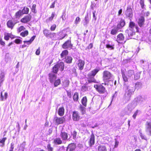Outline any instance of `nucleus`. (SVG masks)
Wrapping results in <instances>:
<instances>
[{
  "instance_id": "nucleus-1",
  "label": "nucleus",
  "mask_w": 151,
  "mask_h": 151,
  "mask_svg": "<svg viewBox=\"0 0 151 151\" xmlns=\"http://www.w3.org/2000/svg\"><path fill=\"white\" fill-rule=\"evenodd\" d=\"M124 89L125 93L123 97L124 102L126 103L130 100L132 95L135 90L134 84H128L125 83L124 84Z\"/></svg>"
},
{
  "instance_id": "nucleus-2",
  "label": "nucleus",
  "mask_w": 151,
  "mask_h": 151,
  "mask_svg": "<svg viewBox=\"0 0 151 151\" xmlns=\"http://www.w3.org/2000/svg\"><path fill=\"white\" fill-rule=\"evenodd\" d=\"M137 105V102L136 101H134L132 103L129 104L124 109L123 112L124 113V115L125 114H129L133 110L134 108Z\"/></svg>"
},
{
  "instance_id": "nucleus-3",
  "label": "nucleus",
  "mask_w": 151,
  "mask_h": 151,
  "mask_svg": "<svg viewBox=\"0 0 151 151\" xmlns=\"http://www.w3.org/2000/svg\"><path fill=\"white\" fill-rule=\"evenodd\" d=\"M145 131L146 134L151 136V122H147L145 124Z\"/></svg>"
},
{
  "instance_id": "nucleus-4",
  "label": "nucleus",
  "mask_w": 151,
  "mask_h": 151,
  "mask_svg": "<svg viewBox=\"0 0 151 151\" xmlns=\"http://www.w3.org/2000/svg\"><path fill=\"white\" fill-rule=\"evenodd\" d=\"M94 87L100 93H104L106 92L105 88L101 85H94Z\"/></svg>"
},
{
  "instance_id": "nucleus-5",
  "label": "nucleus",
  "mask_w": 151,
  "mask_h": 151,
  "mask_svg": "<svg viewBox=\"0 0 151 151\" xmlns=\"http://www.w3.org/2000/svg\"><path fill=\"white\" fill-rule=\"evenodd\" d=\"M112 75L109 71L105 70L103 73V79L104 81H107L110 79Z\"/></svg>"
},
{
  "instance_id": "nucleus-6",
  "label": "nucleus",
  "mask_w": 151,
  "mask_h": 151,
  "mask_svg": "<svg viewBox=\"0 0 151 151\" xmlns=\"http://www.w3.org/2000/svg\"><path fill=\"white\" fill-rule=\"evenodd\" d=\"M73 46V44L71 43L70 39L65 42L62 45V47L64 49L72 48Z\"/></svg>"
},
{
  "instance_id": "nucleus-7",
  "label": "nucleus",
  "mask_w": 151,
  "mask_h": 151,
  "mask_svg": "<svg viewBox=\"0 0 151 151\" xmlns=\"http://www.w3.org/2000/svg\"><path fill=\"white\" fill-rule=\"evenodd\" d=\"M54 121L57 124H63L65 121V119L64 117L58 118L55 116L54 118Z\"/></svg>"
},
{
  "instance_id": "nucleus-8",
  "label": "nucleus",
  "mask_w": 151,
  "mask_h": 151,
  "mask_svg": "<svg viewBox=\"0 0 151 151\" xmlns=\"http://www.w3.org/2000/svg\"><path fill=\"white\" fill-rule=\"evenodd\" d=\"M60 137L62 140L63 141H66L68 140H70V137L68 139V133L65 132L61 131L60 135Z\"/></svg>"
},
{
  "instance_id": "nucleus-9",
  "label": "nucleus",
  "mask_w": 151,
  "mask_h": 151,
  "mask_svg": "<svg viewBox=\"0 0 151 151\" xmlns=\"http://www.w3.org/2000/svg\"><path fill=\"white\" fill-rule=\"evenodd\" d=\"M129 29L134 30V31H136V32H139L138 27L137 25H136L134 22H130L129 23Z\"/></svg>"
},
{
  "instance_id": "nucleus-10",
  "label": "nucleus",
  "mask_w": 151,
  "mask_h": 151,
  "mask_svg": "<svg viewBox=\"0 0 151 151\" xmlns=\"http://www.w3.org/2000/svg\"><path fill=\"white\" fill-rule=\"evenodd\" d=\"M124 37L123 34L120 33L117 35L116 40L119 43H122L124 41ZM125 42V41H124V42Z\"/></svg>"
},
{
  "instance_id": "nucleus-11",
  "label": "nucleus",
  "mask_w": 151,
  "mask_h": 151,
  "mask_svg": "<svg viewBox=\"0 0 151 151\" xmlns=\"http://www.w3.org/2000/svg\"><path fill=\"white\" fill-rule=\"evenodd\" d=\"M32 18V16L31 15L29 14L24 17L21 20V22H22L24 23H26L29 22Z\"/></svg>"
},
{
  "instance_id": "nucleus-12",
  "label": "nucleus",
  "mask_w": 151,
  "mask_h": 151,
  "mask_svg": "<svg viewBox=\"0 0 151 151\" xmlns=\"http://www.w3.org/2000/svg\"><path fill=\"white\" fill-rule=\"evenodd\" d=\"M76 148V145L74 143L69 144L67 147V151H73Z\"/></svg>"
},
{
  "instance_id": "nucleus-13",
  "label": "nucleus",
  "mask_w": 151,
  "mask_h": 151,
  "mask_svg": "<svg viewBox=\"0 0 151 151\" xmlns=\"http://www.w3.org/2000/svg\"><path fill=\"white\" fill-rule=\"evenodd\" d=\"M80 116L78 112L74 111L73 112L72 119L74 121H78L80 119Z\"/></svg>"
},
{
  "instance_id": "nucleus-14",
  "label": "nucleus",
  "mask_w": 151,
  "mask_h": 151,
  "mask_svg": "<svg viewBox=\"0 0 151 151\" xmlns=\"http://www.w3.org/2000/svg\"><path fill=\"white\" fill-rule=\"evenodd\" d=\"M49 76L50 82L53 83L57 78L56 75L54 73H51L49 74Z\"/></svg>"
},
{
  "instance_id": "nucleus-15",
  "label": "nucleus",
  "mask_w": 151,
  "mask_h": 151,
  "mask_svg": "<svg viewBox=\"0 0 151 151\" xmlns=\"http://www.w3.org/2000/svg\"><path fill=\"white\" fill-rule=\"evenodd\" d=\"M126 15L128 17L131 18L133 16L132 13V9L130 6H128L127 7V9L126 12Z\"/></svg>"
},
{
  "instance_id": "nucleus-16",
  "label": "nucleus",
  "mask_w": 151,
  "mask_h": 151,
  "mask_svg": "<svg viewBox=\"0 0 151 151\" xmlns=\"http://www.w3.org/2000/svg\"><path fill=\"white\" fill-rule=\"evenodd\" d=\"M16 23V22L14 21L13 22L12 20H10L7 22L6 24L8 27L12 29Z\"/></svg>"
},
{
  "instance_id": "nucleus-17",
  "label": "nucleus",
  "mask_w": 151,
  "mask_h": 151,
  "mask_svg": "<svg viewBox=\"0 0 151 151\" xmlns=\"http://www.w3.org/2000/svg\"><path fill=\"white\" fill-rule=\"evenodd\" d=\"M125 24V21L124 20L121 19L120 21L118 23L116 27L119 29L122 28Z\"/></svg>"
},
{
  "instance_id": "nucleus-18",
  "label": "nucleus",
  "mask_w": 151,
  "mask_h": 151,
  "mask_svg": "<svg viewBox=\"0 0 151 151\" xmlns=\"http://www.w3.org/2000/svg\"><path fill=\"white\" fill-rule=\"evenodd\" d=\"M78 66L80 70H82L83 68L85 62L84 60L81 59H79L78 61Z\"/></svg>"
},
{
  "instance_id": "nucleus-19",
  "label": "nucleus",
  "mask_w": 151,
  "mask_h": 151,
  "mask_svg": "<svg viewBox=\"0 0 151 151\" xmlns=\"http://www.w3.org/2000/svg\"><path fill=\"white\" fill-rule=\"evenodd\" d=\"M95 143V136L93 133L91 134L89 142V145L91 147Z\"/></svg>"
},
{
  "instance_id": "nucleus-20",
  "label": "nucleus",
  "mask_w": 151,
  "mask_h": 151,
  "mask_svg": "<svg viewBox=\"0 0 151 151\" xmlns=\"http://www.w3.org/2000/svg\"><path fill=\"white\" fill-rule=\"evenodd\" d=\"M56 65L58 68L59 70L62 71L64 70V64L63 62H60V63H58Z\"/></svg>"
},
{
  "instance_id": "nucleus-21",
  "label": "nucleus",
  "mask_w": 151,
  "mask_h": 151,
  "mask_svg": "<svg viewBox=\"0 0 151 151\" xmlns=\"http://www.w3.org/2000/svg\"><path fill=\"white\" fill-rule=\"evenodd\" d=\"M53 143L55 145H60L62 143V141L60 138L57 137L54 139Z\"/></svg>"
},
{
  "instance_id": "nucleus-22",
  "label": "nucleus",
  "mask_w": 151,
  "mask_h": 151,
  "mask_svg": "<svg viewBox=\"0 0 151 151\" xmlns=\"http://www.w3.org/2000/svg\"><path fill=\"white\" fill-rule=\"evenodd\" d=\"M134 71L133 70H129L127 73V75L129 78H132V79L134 76Z\"/></svg>"
},
{
  "instance_id": "nucleus-23",
  "label": "nucleus",
  "mask_w": 151,
  "mask_h": 151,
  "mask_svg": "<svg viewBox=\"0 0 151 151\" xmlns=\"http://www.w3.org/2000/svg\"><path fill=\"white\" fill-rule=\"evenodd\" d=\"M136 31L130 29H127L126 31V33L129 36H132L135 34Z\"/></svg>"
},
{
  "instance_id": "nucleus-24",
  "label": "nucleus",
  "mask_w": 151,
  "mask_h": 151,
  "mask_svg": "<svg viewBox=\"0 0 151 151\" xmlns=\"http://www.w3.org/2000/svg\"><path fill=\"white\" fill-rule=\"evenodd\" d=\"M5 76L4 72H2L0 74V87L2 85V83L4 80Z\"/></svg>"
},
{
  "instance_id": "nucleus-25",
  "label": "nucleus",
  "mask_w": 151,
  "mask_h": 151,
  "mask_svg": "<svg viewBox=\"0 0 151 151\" xmlns=\"http://www.w3.org/2000/svg\"><path fill=\"white\" fill-rule=\"evenodd\" d=\"M98 151H107L106 147L103 145H99L98 147Z\"/></svg>"
},
{
  "instance_id": "nucleus-26",
  "label": "nucleus",
  "mask_w": 151,
  "mask_h": 151,
  "mask_svg": "<svg viewBox=\"0 0 151 151\" xmlns=\"http://www.w3.org/2000/svg\"><path fill=\"white\" fill-rule=\"evenodd\" d=\"M144 21L145 19L143 17H141L139 19L138 23L139 26L140 27H142L143 26L144 24Z\"/></svg>"
},
{
  "instance_id": "nucleus-27",
  "label": "nucleus",
  "mask_w": 151,
  "mask_h": 151,
  "mask_svg": "<svg viewBox=\"0 0 151 151\" xmlns=\"http://www.w3.org/2000/svg\"><path fill=\"white\" fill-rule=\"evenodd\" d=\"M136 99L137 100L135 101L137 102V103L138 101L139 103H141L145 100V97H142L141 96L138 97Z\"/></svg>"
},
{
  "instance_id": "nucleus-28",
  "label": "nucleus",
  "mask_w": 151,
  "mask_h": 151,
  "mask_svg": "<svg viewBox=\"0 0 151 151\" xmlns=\"http://www.w3.org/2000/svg\"><path fill=\"white\" fill-rule=\"evenodd\" d=\"M70 83L69 81L67 79H65L63 82V88L67 87L68 86Z\"/></svg>"
},
{
  "instance_id": "nucleus-29",
  "label": "nucleus",
  "mask_w": 151,
  "mask_h": 151,
  "mask_svg": "<svg viewBox=\"0 0 151 151\" xmlns=\"http://www.w3.org/2000/svg\"><path fill=\"white\" fill-rule=\"evenodd\" d=\"M119 30L116 27H115L111 29V34L112 35H116L119 31Z\"/></svg>"
},
{
  "instance_id": "nucleus-30",
  "label": "nucleus",
  "mask_w": 151,
  "mask_h": 151,
  "mask_svg": "<svg viewBox=\"0 0 151 151\" xmlns=\"http://www.w3.org/2000/svg\"><path fill=\"white\" fill-rule=\"evenodd\" d=\"M89 22V18L88 15L87 14L86 16L85 17L84 21L83 22V25L85 26H87V24Z\"/></svg>"
},
{
  "instance_id": "nucleus-31",
  "label": "nucleus",
  "mask_w": 151,
  "mask_h": 151,
  "mask_svg": "<svg viewBox=\"0 0 151 151\" xmlns=\"http://www.w3.org/2000/svg\"><path fill=\"white\" fill-rule=\"evenodd\" d=\"M64 113V109L63 107L60 108L58 110V114L61 116H63Z\"/></svg>"
},
{
  "instance_id": "nucleus-32",
  "label": "nucleus",
  "mask_w": 151,
  "mask_h": 151,
  "mask_svg": "<svg viewBox=\"0 0 151 151\" xmlns=\"http://www.w3.org/2000/svg\"><path fill=\"white\" fill-rule=\"evenodd\" d=\"M68 51L67 50H65L63 51L60 54L61 58L63 59L65 57V56L68 55Z\"/></svg>"
},
{
  "instance_id": "nucleus-33",
  "label": "nucleus",
  "mask_w": 151,
  "mask_h": 151,
  "mask_svg": "<svg viewBox=\"0 0 151 151\" xmlns=\"http://www.w3.org/2000/svg\"><path fill=\"white\" fill-rule=\"evenodd\" d=\"M23 15L21 10H19L17 12L15 15V18L19 19L20 17Z\"/></svg>"
},
{
  "instance_id": "nucleus-34",
  "label": "nucleus",
  "mask_w": 151,
  "mask_h": 151,
  "mask_svg": "<svg viewBox=\"0 0 151 151\" xmlns=\"http://www.w3.org/2000/svg\"><path fill=\"white\" fill-rule=\"evenodd\" d=\"M7 139L6 137H4L2 139H0V146L1 147H4L5 145V142Z\"/></svg>"
},
{
  "instance_id": "nucleus-35",
  "label": "nucleus",
  "mask_w": 151,
  "mask_h": 151,
  "mask_svg": "<svg viewBox=\"0 0 151 151\" xmlns=\"http://www.w3.org/2000/svg\"><path fill=\"white\" fill-rule=\"evenodd\" d=\"M73 60L72 58L70 56L65 57V61L68 63H71Z\"/></svg>"
},
{
  "instance_id": "nucleus-36",
  "label": "nucleus",
  "mask_w": 151,
  "mask_h": 151,
  "mask_svg": "<svg viewBox=\"0 0 151 151\" xmlns=\"http://www.w3.org/2000/svg\"><path fill=\"white\" fill-rule=\"evenodd\" d=\"M87 99L86 96L83 97L81 100V103L84 106H86L87 105Z\"/></svg>"
},
{
  "instance_id": "nucleus-37",
  "label": "nucleus",
  "mask_w": 151,
  "mask_h": 151,
  "mask_svg": "<svg viewBox=\"0 0 151 151\" xmlns=\"http://www.w3.org/2000/svg\"><path fill=\"white\" fill-rule=\"evenodd\" d=\"M4 96L2 95V92H1V96H0V100L1 101H4V99H6L7 97L8 96V94L6 92H5L4 93Z\"/></svg>"
},
{
  "instance_id": "nucleus-38",
  "label": "nucleus",
  "mask_w": 151,
  "mask_h": 151,
  "mask_svg": "<svg viewBox=\"0 0 151 151\" xmlns=\"http://www.w3.org/2000/svg\"><path fill=\"white\" fill-rule=\"evenodd\" d=\"M36 37L35 36H32L30 39V40L28 41H24V43H27V44L29 45L34 40Z\"/></svg>"
},
{
  "instance_id": "nucleus-39",
  "label": "nucleus",
  "mask_w": 151,
  "mask_h": 151,
  "mask_svg": "<svg viewBox=\"0 0 151 151\" xmlns=\"http://www.w3.org/2000/svg\"><path fill=\"white\" fill-rule=\"evenodd\" d=\"M122 74L124 81L125 82H127L128 81V78L125 75L124 70H122Z\"/></svg>"
},
{
  "instance_id": "nucleus-40",
  "label": "nucleus",
  "mask_w": 151,
  "mask_h": 151,
  "mask_svg": "<svg viewBox=\"0 0 151 151\" xmlns=\"http://www.w3.org/2000/svg\"><path fill=\"white\" fill-rule=\"evenodd\" d=\"M21 12L23 14H28L29 12V9L27 7H24L22 10L21 11Z\"/></svg>"
},
{
  "instance_id": "nucleus-41",
  "label": "nucleus",
  "mask_w": 151,
  "mask_h": 151,
  "mask_svg": "<svg viewBox=\"0 0 151 151\" xmlns=\"http://www.w3.org/2000/svg\"><path fill=\"white\" fill-rule=\"evenodd\" d=\"M9 37L12 38V35L10 33H6L5 34L4 39L6 40H8L9 39Z\"/></svg>"
},
{
  "instance_id": "nucleus-42",
  "label": "nucleus",
  "mask_w": 151,
  "mask_h": 151,
  "mask_svg": "<svg viewBox=\"0 0 151 151\" xmlns=\"http://www.w3.org/2000/svg\"><path fill=\"white\" fill-rule=\"evenodd\" d=\"M73 99L74 101H77L78 99V93H75L73 97Z\"/></svg>"
},
{
  "instance_id": "nucleus-43",
  "label": "nucleus",
  "mask_w": 151,
  "mask_h": 151,
  "mask_svg": "<svg viewBox=\"0 0 151 151\" xmlns=\"http://www.w3.org/2000/svg\"><path fill=\"white\" fill-rule=\"evenodd\" d=\"M61 81L60 79H58L57 80H55L53 83L54 84V86L55 87H57L59 85Z\"/></svg>"
},
{
  "instance_id": "nucleus-44",
  "label": "nucleus",
  "mask_w": 151,
  "mask_h": 151,
  "mask_svg": "<svg viewBox=\"0 0 151 151\" xmlns=\"http://www.w3.org/2000/svg\"><path fill=\"white\" fill-rule=\"evenodd\" d=\"M140 73L139 72L137 73L135 75L134 74V80H137L140 77Z\"/></svg>"
},
{
  "instance_id": "nucleus-45",
  "label": "nucleus",
  "mask_w": 151,
  "mask_h": 151,
  "mask_svg": "<svg viewBox=\"0 0 151 151\" xmlns=\"http://www.w3.org/2000/svg\"><path fill=\"white\" fill-rule=\"evenodd\" d=\"M140 113V110H137L136 111H135L133 115L132 116V117L134 119H135L136 118V116H137L138 114L139 113Z\"/></svg>"
},
{
  "instance_id": "nucleus-46",
  "label": "nucleus",
  "mask_w": 151,
  "mask_h": 151,
  "mask_svg": "<svg viewBox=\"0 0 151 151\" xmlns=\"http://www.w3.org/2000/svg\"><path fill=\"white\" fill-rule=\"evenodd\" d=\"M142 84L141 83L138 82L135 85H134L135 88V89H138L139 88H140Z\"/></svg>"
},
{
  "instance_id": "nucleus-47",
  "label": "nucleus",
  "mask_w": 151,
  "mask_h": 151,
  "mask_svg": "<svg viewBox=\"0 0 151 151\" xmlns=\"http://www.w3.org/2000/svg\"><path fill=\"white\" fill-rule=\"evenodd\" d=\"M59 69L56 66V65H55L54 67H53L52 69L53 70V72L52 73H56L58 72Z\"/></svg>"
},
{
  "instance_id": "nucleus-48",
  "label": "nucleus",
  "mask_w": 151,
  "mask_h": 151,
  "mask_svg": "<svg viewBox=\"0 0 151 151\" xmlns=\"http://www.w3.org/2000/svg\"><path fill=\"white\" fill-rule=\"evenodd\" d=\"M88 81L89 83H95L96 80L94 78H88Z\"/></svg>"
},
{
  "instance_id": "nucleus-49",
  "label": "nucleus",
  "mask_w": 151,
  "mask_h": 151,
  "mask_svg": "<svg viewBox=\"0 0 151 151\" xmlns=\"http://www.w3.org/2000/svg\"><path fill=\"white\" fill-rule=\"evenodd\" d=\"M28 34V32L27 30L24 31V32H22L21 33L20 35L23 37H25L27 36Z\"/></svg>"
},
{
  "instance_id": "nucleus-50",
  "label": "nucleus",
  "mask_w": 151,
  "mask_h": 151,
  "mask_svg": "<svg viewBox=\"0 0 151 151\" xmlns=\"http://www.w3.org/2000/svg\"><path fill=\"white\" fill-rule=\"evenodd\" d=\"M106 47L110 50H113L114 48V45H110L109 44L106 45Z\"/></svg>"
},
{
  "instance_id": "nucleus-51",
  "label": "nucleus",
  "mask_w": 151,
  "mask_h": 151,
  "mask_svg": "<svg viewBox=\"0 0 151 151\" xmlns=\"http://www.w3.org/2000/svg\"><path fill=\"white\" fill-rule=\"evenodd\" d=\"M71 134L73 136V139H75L76 137L77 132L76 131H73L71 132Z\"/></svg>"
},
{
  "instance_id": "nucleus-52",
  "label": "nucleus",
  "mask_w": 151,
  "mask_h": 151,
  "mask_svg": "<svg viewBox=\"0 0 151 151\" xmlns=\"http://www.w3.org/2000/svg\"><path fill=\"white\" fill-rule=\"evenodd\" d=\"M36 5L35 4H34L32 5L31 9L33 12L36 13L37 12V11L36 9Z\"/></svg>"
},
{
  "instance_id": "nucleus-53",
  "label": "nucleus",
  "mask_w": 151,
  "mask_h": 151,
  "mask_svg": "<svg viewBox=\"0 0 151 151\" xmlns=\"http://www.w3.org/2000/svg\"><path fill=\"white\" fill-rule=\"evenodd\" d=\"M100 70V69L99 68H96L94 69L93 70H92L91 72L94 76H95L98 72Z\"/></svg>"
},
{
  "instance_id": "nucleus-54",
  "label": "nucleus",
  "mask_w": 151,
  "mask_h": 151,
  "mask_svg": "<svg viewBox=\"0 0 151 151\" xmlns=\"http://www.w3.org/2000/svg\"><path fill=\"white\" fill-rule=\"evenodd\" d=\"M50 32L47 29H45L43 31V34L46 37L48 35Z\"/></svg>"
},
{
  "instance_id": "nucleus-55",
  "label": "nucleus",
  "mask_w": 151,
  "mask_h": 151,
  "mask_svg": "<svg viewBox=\"0 0 151 151\" xmlns=\"http://www.w3.org/2000/svg\"><path fill=\"white\" fill-rule=\"evenodd\" d=\"M139 135L140 136V137L142 139H144V140H147V137L144 134H142V132H141L139 133Z\"/></svg>"
},
{
  "instance_id": "nucleus-56",
  "label": "nucleus",
  "mask_w": 151,
  "mask_h": 151,
  "mask_svg": "<svg viewBox=\"0 0 151 151\" xmlns=\"http://www.w3.org/2000/svg\"><path fill=\"white\" fill-rule=\"evenodd\" d=\"M55 35V33H54L50 32L48 35L46 37H47L52 38Z\"/></svg>"
},
{
  "instance_id": "nucleus-57",
  "label": "nucleus",
  "mask_w": 151,
  "mask_h": 151,
  "mask_svg": "<svg viewBox=\"0 0 151 151\" xmlns=\"http://www.w3.org/2000/svg\"><path fill=\"white\" fill-rule=\"evenodd\" d=\"M47 147L48 151H53V148L51 146L50 144H48L47 146Z\"/></svg>"
},
{
  "instance_id": "nucleus-58",
  "label": "nucleus",
  "mask_w": 151,
  "mask_h": 151,
  "mask_svg": "<svg viewBox=\"0 0 151 151\" xmlns=\"http://www.w3.org/2000/svg\"><path fill=\"white\" fill-rule=\"evenodd\" d=\"M80 19L79 17H77L75 21V23L76 24H77L80 22Z\"/></svg>"
},
{
  "instance_id": "nucleus-59",
  "label": "nucleus",
  "mask_w": 151,
  "mask_h": 151,
  "mask_svg": "<svg viewBox=\"0 0 151 151\" xmlns=\"http://www.w3.org/2000/svg\"><path fill=\"white\" fill-rule=\"evenodd\" d=\"M139 3L142 8L143 9L144 6V0H140Z\"/></svg>"
},
{
  "instance_id": "nucleus-60",
  "label": "nucleus",
  "mask_w": 151,
  "mask_h": 151,
  "mask_svg": "<svg viewBox=\"0 0 151 151\" xmlns=\"http://www.w3.org/2000/svg\"><path fill=\"white\" fill-rule=\"evenodd\" d=\"M14 144L12 143L11 144V146L10 148V150L9 151H13V150L14 149Z\"/></svg>"
},
{
  "instance_id": "nucleus-61",
  "label": "nucleus",
  "mask_w": 151,
  "mask_h": 151,
  "mask_svg": "<svg viewBox=\"0 0 151 151\" xmlns=\"http://www.w3.org/2000/svg\"><path fill=\"white\" fill-rule=\"evenodd\" d=\"M88 78H94V76L92 74V73L91 72V73H89L88 75Z\"/></svg>"
},
{
  "instance_id": "nucleus-62",
  "label": "nucleus",
  "mask_w": 151,
  "mask_h": 151,
  "mask_svg": "<svg viewBox=\"0 0 151 151\" xmlns=\"http://www.w3.org/2000/svg\"><path fill=\"white\" fill-rule=\"evenodd\" d=\"M56 27V25L55 24H53L52 25L50 28V29L52 31H54Z\"/></svg>"
},
{
  "instance_id": "nucleus-63",
  "label": "nucleus",
  "mask_w": 151,
  "mask_h": 151,
  "mask_svg": "<svg viewBox=\"0 0 151 151\" xmlns=\"http://www.w3.org/2000/svg\"><path fill=\"white\" fill-rule=\"evenodd\" d=\"M14 42L17 44H19L22 42V40L19 39H16L14 40Z\"/></svg>"
},
{
  "instance_id": "nucleus-64",
  "label": "nucleus",
  "mask_w": 151,
  "mask_h": 151,
  "mask_svg": "<svg viewBox=\"0 0 151 151\" xmlns=\"http://www.w3.org/2000/svg\"><path fill=\"white\" fill-rule=\"evenodd\" d=\"M25 29V28L23 26H21L18 29V31L20 32L22 30H24Z\"/></svg>"
}]
</instances>
